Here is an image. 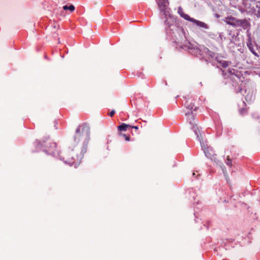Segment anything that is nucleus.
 Here are the masks:
<instances>
[{
	"mask_svg": "<svg viewBox=\"0 0 260 260\" xmlns=\"http://www.w3.org/2000/svg\"><path fill=\"white\" fill-rule=\"evenodd\" d=\"M90 133V127L88 124L84 123L79 125L76 129L74 142L78 144L80 141L83 140L82 145H77L73 148H70L64 151L60 156V159L70 166L75 165V167L80 164L84 153L87 151Z\"/></svg>",
	"mask_w": 260,
	"mask_h": 260,
	"instance_id": "obj_1",
	"label": "nucleus"
},
{
	"mask_svg": "<svg viewBox=\"0 0 260 260\" xmlns=\"http://www.w3.org/2000/svg\"><path fill=\"white\" fill-rule=\"evenodd\" d=\"M165 30L167 34L171 37L173 42L182 49H185L186 46L184 43L186 41L185 32L182 27L179 26L174 23H170L168 19L164 22Z\"/></svg>",
	"mask_w": 260,
	"mask_h": 260,
	"instance_id": "obj_2",
	"label": "nucleus"
},
{
	"mask_svg": "<svg viewBox=\"0 0 260 260\" xmlns=\"http://www.w3.org/2000/svg\"><path fill=\"white\" fill-rule=\"evenodd\" d=\"M184 105L186 108L189 110L188 111L185 113V115L187 116V120L189 122L190 125H191V128L193 130L197 138H199L200 131L199 128L197 126L196 122L197 120L195 119L193 111H192V109L196 110L197 107H194V105L192 103L189 104L188 101L185 102Z\"/></svg>",
	"mask_w": 260,
	"mask_h": 260,
	"instance_id": "obj_3",
	"label": "nucleus"
},
{
	"mask_svg": "<svg viewBox=\"0 0 260 260\" xmlns=\"http://www.w3.org/2000/svg\"><path fill=\"white\" fill-rule=\"evenodd\" d=\"M39 145L43 148L44 151L47 154L53 155L56 148V144L49 137H45L39 142Z\"/></svg>",
	"mask_w": 260,
	"mask_h": 260,
	"instance_id": "obj_4",
	"label": "nucleus"
},
{
	"mask_svg": "<svg viewBox=\"0 0 260 260\" xmlns=\"http://www.w3.org/2000/svg\"><path fill=\"white\" fill-rule=\"evenodd\" d=\"M178 13L181 17L184 19L192 22L193 24L201 28H203L206 29H207L209 28L208 24L205 22L196 20L193 18H191L189 15L185 14L181 6L179 7L178 8Z\"/></svg>",
	"mask_w": 260,
	"mask_h": 260,
	"instance_id": "obj_5",
	"label": "nucleus"
},
{
	"mask_svg": "<svg viewBox=\"0 0 260 260\" xmlns=\"http://www.w3.org/2000/svg\"><path fill=\"white\" fill-rule=\"evenodd\" d=\"M206 156L212 160L215 161L216 154L213 148L204 143H201Z\"/></svg>",
	"mask_w": 260,
	"mask_h": 260,
	"instance_id": "obj_6",
	"label": "nucleus"
},
{
	"mask_svg": "<svg viewBox=\"0 0 260 260\" xmlns=\"http://www.w3.org/2000/svg\"><path fill=\"white\" fill-rule=\"evenodd\" d=\"M159 10L162 12L165 17L170 14V9L168 7L169 2L167 0H156Z\"/></svg>",
	"mask_w": 260,
	"mask_h": 260,
	"instance_id": "obj_7",
	"label": "nucleus"
},
{
	"mask_svg": "<svg viewBox=\"0 0 260 260\" xmlns=\"http://www.w3.org/2000/svg\"><path fill=\"white\" fill-rule=\"evenodd\" d=\"M229 73L231 75V77L230 78L232 79L235 80L237 82H238V81L236 78H237L239 82L243 81L242 78H244L242 77L241 74L238 71H236L235 69H230L229 70Z\"/></svg>",
	"mask_w": 260,
	"mask_h": 260,
	"instance_id": "obj_8",
	"label": "nucleus"
},
{
	"mask_svg": "<svg viewBox=\"0 0 260 260\" xmlns=\"http://www.w3.org/2000/svg\"><path fill=\"white\" fill-rule=\"evenodd\" d=\"M244 4L245 5V7L249 9V11H251L253 13L256 12V10L255 8V4H256V1H250V0H246Z\"/></svg>",
	"mask_w": 260,
	"mask_h": 260,
	"instance_id": "obj_9",
	"label": "nucleus"
},
{
	"mask_svg": "<svg viewBox=\"0 0 260 260\" xmlns=\"http://www.w3.org/2000/svg\"><path fill=\"white\" fill-rule=\"evenodd\" d=\"M250 25V24L247 19H238L236 27H242L244 29H246L249 28Z\"/></svg>",
	"mask_w": 260,
	"mask_h": 260,
	"instance_id": "obj_10",
	"label": "nucleus"
},
{
	"mask_svg": "<svg viewBox=\"0 0 260 260\" xmlns=\"http://www.w3.org/2000/svg\"><path fill=\"white\" fill-rule=\"evenodd\" d=\"M238 19L233 17L226 18L225 22L233 27H236Z\"/></svg>",
	"mask_w": 260,
	"mask_h": 260,
	"instance_id": "obj_11",
	"label": "nucleus"
},
{
	"mask_svg": "<svg viewBox=\"0 0 260 260\" xmlns=\"http://www.w3.org/2000/svg\"><path fill=\"white\" fill-rule=\"evenodd\" d=\"M247 46L248 49L250 50V51L253 55H254L256 57H259L258 54L255 51L253 45L252 44V42L250 40H248V42H247Z\"/></svg>",
	"mask_w": 260,
	"mask_h": 260,
	"instance_id": "obj_12",
	"label": "nucleus"
},
{
	"mask_svg": "<svg viewBox=\"0 0 260 260\" xmlns=\"http://www.w3.org/2000/svg\"><path fill=\"white\" fill-rule=\"evenodd\" d=\"M130 127H131V125L123 123L117 127V129L119 133H121L122 131H126Z\"/></svg>",
	"mask_w": 260,
	"mask_h": 260,
	"instance_id": "obj_13",
	"label": "nucleus"
},
{
	"mask_svg": "<svg viewBox=\"0 0 260 260\" xmlns=\"http://www.w3.org/2000/svg\"><path fill=\"white\" fill-rule=\"evenodd\" d=\"M205 52L207 56L210 57L211 58H215L216 60H217L218 57L216 56L217 54L216 53L209 50L208 48L205 49Z\"/></svg>",
	"mask_w": 260,
	"mask_h": 260,
	"instance_id": "obj_14",
	"label": "nucleus"
},
{
	"mask_svg": "<svg viewBox=\"0 0 260 260\" xmlns=\"http://www.w3.org/2000/svg\"><path fill=\"white\" fill-rule=\"evenodd\" d=\"M217 61L223 68H226L229 66L228 62L225 60H219L218 59H217Z\"/></svg>",
	"mask_w": 260,
	"mask_h": 260,
	"instance_id": "obj_15",
	"label": "nucleus"
},
{
	"mask_svg": "<svg viewBox=\"0 0 260 260\" xmlns=\"http://www.w3.org/2000/svg\"><path fill=\"white\" fill-rule=\"evenodd\" d=\"M63 9L64 10H69L71 12H73L75 10V7L72 5H70V6L65 5L63 6Z\"/></svg>",
	"mask_w": 260,
	"mask_h": 260,
	"instance_id": "obj_16",
	"label": "nucleus"
},
{
	"mask_svg": "<svg viewBox=\"0 0 260 260\" xmlns=\"http://www.w3.org/2000/svg\"><path fill=\"white\" fill-rule=\"evenodd\" d=\"M255 8L258 15L260 16V0L258 1H256Z\"/></svg>",
	"mask_w": 260,
	"mask_h": 260,
	"instance_id": "obj_17",
	"label": "nucleus"
},
{
	"mask_svg": "<svg viewBox=\"0 0 260 260\" xmlns=\"http://www.w3.org/2000/svg\"><path fill=\"white\" fill-rule=\"evenodd\" d=\"M118 134L119 136L123 137L126 141H129L130 140L129 137L127 136L126 134H122L121 132L119 133Z\"/></svg>",
	"mask_w": 260,
	"mask_h": 260,
	"instance_id": "obj_18",
	"label": "nucleus"
},
{
	"mask_svg": "<svg viewBox=\"0 0 260 260\" xmlns=\"http://www.w3.org/2000/svg\"><path fill=\"white\" fill-rule=\"evenodd\" d=\"M225 162L226 165L229 166L230 167L232 166V160L230 159L229 156L227 157Z\"/></svg>",
	"mask_w": 260,
	"mask_h": 260,
	"instance_id": "obj_19",
	"label": "nucleus"
},
{
	"mask_svg": "<svg viewBox=\"0 0 260 260\" xmlns=\"http://www.w3.org/2000/svg\"><path fill=\"white\" fill-rule=\"evenodd\" d=\"M219 38L221 42H223L225 40V37H224L223 32L219 33Z\"/></svg>",
	"mask_w": 260,
	"mask_h": 260,
	"instance_id": "obj_20",
	"label": "nucleus"
},
{
	"mask_svg": "<svg viewBox=\"0 0 260 260\" xmlns=\"http://www.w3.org/2000/svg\"><path fill=\"white\" fill-rule=\"evenodd\" d=\"M240 112L242 115H243L246 112V110L245 109H241Z\"/></svg>",
	"mask_w": 260,
	"mask_h": 260,
	"instance_id": "obj_21",
	"label": "nucleus"
},
{
	"mask_svg": "<svg viewBox=\"0 0 260 260\" xmlns=\"http://www.w3.org/2000/svg\"><path fill=\"white\" fill-rule=\"evenodd\" d=\"M115 113V112L114 110H112L109 114L110 116L112 117L114 115Z\"/></svg>",
	"mask_w": 260,
	"mask_h": 260,
	"instance_id": "obj_22",
	"label": "nucleus"
},
{
	"mask_svg": "<svg viewBox=\"0 0 260 260\" xmlns=\"http://www.w3.org/2000/svg\"><path fill=\"white\" fill-rule=\"evenodd\" d=\"M131 128H135L136 130L138 129V127L137 126H132L131 125Z\"/></svg>",
	"mask_w": 260,
	"mask_h": 260,
	"instance_id": "obj_23",
	"label": "nucleus"
},
{
	"mask_svg": "<svg viewBox=\"0 0 260 260\" xmlns=\"http://www.w3.org/2000/svg\"><path fill=\"white\" fill-rule=\"evenodd\" d=\"M57 122L56 121H54V127H55L56 129L57 128V127H56V125H57Z\"/></svg>",
	"mask_w": 260,
	"mask_h": 260,
	"instance_id": "obj_24",
	"label": "nucleus"
},
{
	"mask_svg": "<svg viewBox=\"0 0 260 260\" xmlns=\"http://www.w3.org/2000/svg\"><path fill=\"white\" fill-rule=\"evenodd\" d=\"M192 176H194V177H197L196 176V173L194 172L192 173Z\"/></svg>",
	"mask_w": 260,
	"mask_h": 260,
	"instance_id": "obj_25",
	"label": "nucleus"
},
{
	"mask_svg": "<svg viewBox=\"0 0 260 260\" xmlns=\"http://www.w3.org/2000/svg\"><path fill=\"white\" fill-rule=\"evenodd\" d=\"M241 90H242V89H241V88H240L239 89V92L241 91Z\"/></svg>",
	"mask_w": 260,
	"mask_h": 260,
	"instance_id": "obj_26",
	"label": "nucleus"
}]
</instances>
